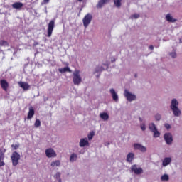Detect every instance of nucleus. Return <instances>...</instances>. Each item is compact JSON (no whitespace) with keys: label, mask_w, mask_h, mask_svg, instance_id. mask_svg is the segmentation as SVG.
<instances>
[{"label":"nucleus","mask_w":182,"mask_h":182,"mask_svg":"<svg viewBox=\"0 0 182 182\" xmlns=\"http://www.w3.org/2000/svg\"><path fill=\"white\" fill-rule=\"evenodd\" d=\"M131 170L133 173L135 174H137V166L136 165H133L131 168Z\"/></svg>","instance_id":"30"},{"label":"nucleus","mask_w":182,"mask_h":182,"mask_svg":"<svg viewBox=\"0 0 182 182\" xmlns=\"http://www.w3.org/2000/svg\"><path fill=\"white\" fill-rule=\"evenodd\" d=\"M124 96L126 97L128 102H132V100H136V95L132 94L127 90H124Z\"/></svg>","instance_id":"7"},{"label":"nucleus","mask_w":182,"mask_h":182,"mask_svg":"<svg viewBox=\"0 0 182 182\" xmlns=\"http://www.w3.org/2000/svg\"><path fill=\"white\" fill-rule=\"evenodd\" d=\"M110 93L113 100H114V102H117V100H119V96L117 95V93H116V91H114V89L112 88L110 90Z\"/></svg>","instance_id":"14"},{"label":"nucleus","mask_w":182,"mask_h":182,"mask_svg":"<svg viewBox=\"0 0 182 182\" xmlns=\"http://www.w3.org/2000/svg\"><path fill=\"white\" fill-rule=\"evenodd\" d=\"M0 85L1 89L4 90V92H8V89L9 87V83H8V81L6 80H0Z\"/></svg>","instance_id":"9"},{"label":"nucleus","mask_w":182,"mask_h":182,"mask_svg":"<svg viewBox=\"0 0 182 182\" xmlns=\"http://www.w3.org/2000/svg\"><path fill=\"white\" fill-rule=\"evenodd\" d=\"M171 163V158H165L163 161V166L166 167V166H168Z\"/></svg>","instance_id":"21"},{"label":"nucleus","mask_w":182,"mask_h":182,"mask_svg":"<svg viewBox=\"0 0 182 182\" xmlns=\"http://www.w3.org/2000/svg\"><path fill=\"white\" fill-rule=\"evenodd\" d=\"M110 0H99L98 3L96 5L97 9H102V6H105L106 4H109Z\"/></svg>","instance_id":"11"},{"label":"nucleus","mask_w":182,"mask_h":182,"mask_svg":"<svg viewBox=\"0 0 182 182\" xmlns=\"http://www.w3.org/2000/svg\"><path fill=\"white\" fill-rule=\"evenodd\" d=\"M140 122H141V118H139Z\"/></svg>","instance_id":"46"},{"label":"nucleus","mask_w":182,"mask_h":182,"mask_svg":"<svg viewBox=\"0 0 182 182\" xmlns=\"http://www.w3.org/2000/svg\"><path fill=\"white\" fill-rule=\"evenodd\" d=\"M11 147L12 149H14V150H16L17 149H18L19 144H12Z\"/></svg>","instance_id":"35"},{"label":"nucleus","mask_w":182,"mask_h":182,"mask_svg":"<svg viewBox=\"0 0 182 182\" xmlns=\"http://www.w3.org/2000/svg\"><path fill=\"white\" fill-rule=\"evenodd\" d=\"M77 159V155L75 153L72 154L70 157V161L73 162L76 161V159Z\"/></svg>","instance_id":"25"},{"label":"nucleus","mask_w":182,"mask_h":182,"mask_svg":"<svg viewBox=\"0 0 182 182\" xmlns=\"http://www.w3.org/2000/svg\"><path fill=\"white\" fill-rule=\"evenodd\" d=\"M37 45H39V43L38 42H34V43L33 44V46H37Z\"/></svg>","instance_id":"40"},{"label":"nucleus","mask_w":182,"mask_h":182,"mask_svg":"<svg viewBox=\"0 0 182 182\" xmlns=\"http://www.w3.org/2000/svg\"><path fill=\"white\" fill-rule=\"evenodd\" d=\"M100 117L104 120V122H106V120H109V114L106 112L100 113Z\"/></svg>","instance_id":"19"},{"label":"nucleus","mask_w":182,"mask_h":182,"mask_svg":"<svg viewBox=\"0 0 182 182\" xmlns=\"http://www.w3.org/2000/svg\"><path fill=\"white\" fill-rule=\"evenodd\" d=\"M169 178H170L168 177V175H167V174H164L161 177V181H168Z\"/></svg>","instance_id":"28"},{"label":"nucleus","mask_w":182,"mask_h":182,"mask_svg":"<svg viewBox=\"0 0 182 182\" xmlns=\"http://www.w3.org/2000/svg\"><path fill=\"white\" fill-rule=\"evenodd\" d=\"M164 140L166 144H171L173 143V135L170 133H166L164 135Z\"/></svg>","instance_id":"10"},{"label":"nucleus","mask_w":182,"mask_h":182,"mask_svg":"<svg viewBox=\"0 0 182 182\" xmlns=\"http://www.w3.org/2000/svg\"><path fill=\"white\" fill-rule=\"evenodd\" d=\"M96 72H97V73H98V72H99V70H96Z\"/></svg>","instance_id":"45"},{"label":"nucleus","mask_w":182,"mask_h":182,"mask_svg":"<svg viewBox=\"0 0 182 182\" xmlns=\"http://www.w3.org/2000/svg\"><path fill=\"white\" fill-rule=\"evenodd\" d=\"M11 159L13 166H16L19 164V160H21V155L18 152L14 151L11 154Z\"/></svg>","instance_id":"3"},{"label":"nucleus","mask_w":182,"mask_h":182,"mask_svg":"<svg viewBox=\"0 0 182 182\" xmlns=\"http://www.w3.org/2000/svg\"><path fill=\"white\" fill-rule=\"evenodd\" d=\"M149 49H150L151 50H153V49H154V46H149Z\"/></svg>","instance_id":"42"},{"label":"nucleus","mask_w":182,"mask_h":182,"mask_svg":"<svg viewBox=\"0 0 182 182\" xmlns=\"http://www.w3.org/2000/svg\"><path fill=\"white\" fill-rule=\"evenodd\" d=\"M35 127H39L41 126V120L36 119L34 123Z\"/></svg>","instance_id":"32"},{"label":"nucleus","mask_w":182,"mask_h":182,"mask_svg":"<svg viewBox=\"0 0 182 182\" xmlns=\"http://www.w3.org/2000/svg\"><path fill=\"white\" fill-rule=\"evenodd\" d=\"M149 130L154 133V137H160V132L157 130L156 124L154 123H151L149 125Z\"/></svg>","instance_id":"6"},{"label":"nucleus","mask_w":182,"mask_h":182,"mask_svg":"<svg viewBox=\"0 0 182 182\" xmlns=\"http://www.w3.org/2000/svg\"><path fill=\"white\" fill-rule=\"evenodd\" d=\"M59 166H60V161L59 160L51 162V167H59Z\"/></svg>","instance_id":"24"},{"label":"nucleus","mask_w":182,"mask_h":182,"mask_svg":"<svg viewBox=\"0 0 182 182\" xmlns=\"http://www.w3.org/2000/svg\"><path fill=\"white\" fill-rule=\"evenodd\" d=\"M131 19H137V14H134L130 16Z\"/></svg>","instance_id":"38"},{"label":"nucleus","mask_w":182,"mask_h":182,"mask_svg":"<svg viewBox=\"0 0 182 182\" xmlns=\"http://www.w3.org/2000/svg\"><path fill=\"white\" fill-rule=\"evenodd\" d=\"M134 149H137V143L134 144Z\"/></svg>","instance_id":"43"},{"label":"nucleus","mask_w":182,"mask_h":182,"mask_svg":"<svg viewBox=\"0 0 182 182\" xmlns=\"http://www.w3.org/2000/svg\"><path fill=\"white\" fill-rule=\"evenodd\" d=\"M92 14H87L85 16L84 18L82 19V23L85 28H87L89 26L90 22H92Z\"/></svg>","instance_id":"5"},{"label":"nucleus","mask_w":182,"mask_h":182,"mask_svg":"<svg viewBox=\"0 0 182 182\" xmlns=\"http://www.w3.org/2000/svg\"><path fill=\"white\" fill-rule=\"evenodd\" d=\"M53 29H55V20H51L47 28V36L48 38H50L52 36V33L53 32Z\"/></svg>","instance_id":"4"},{"label":"nucleus","mask_w":182,"mask_h":182,"mask_svg":"<svg viewBox=\"0 0 182 182\" xmlns=\"http://www.w3.org/2000/svg\"><path fill=\"white\" fill-rule=\"evenodd\" d=\"M93 136H95V132H91L88 135V140H92V139H93Z\"/></svg>","instance_id":"31"},{"label":"nucleus","mask_w":182,"mask_h":182,"mask_svg":"<svg viewBox=\"0 0 182 182\" xmlns=\"http://www.w3.org/2000/svg\"><path fill=\"white\" fill-rule=\"evenodd\" d=\"M54 177H55V178H56V180H58V182H62V179L60 178V172H57Z\"/></svg>","instance_id":"29"},{"label":"nucleus","mask_w":182,"mask_h":182,"mask_svg":"<svg viewBox=\"0 0 182 182\" xmlns=\"http://www.w3.org/2000/svg\"><path fill=\"white\" fill-rule=\"evenodd\" d=\"M143 173V169L141 168H137V174H141Z\"/></svg>","instance_id":"36"},{"label":"nucleus","mask_w":182,"mask_h":182,"mask_svg":"<svg viewBox=\"0 0 182 182\" xmlns=\"http://www.w3.org/2000/svg\"><path fill=\"white\" fill-rule=\"evenodd\" d=\"M170 55L171 56V58H176L177 57V54L176 53H171Z\"/></svg>","instance_id":"37"},{"label":"nucleus","mask_w":182,"mask_h":182,"mask_svg":"<svg viewBox=\"0 0 182 182\" xmlns=\"http://www.w3.org/2000/svg\"><path fill=\"white\" fill-rule=\"evenodd\" d=\"M0 46H9V43H8V41L5 40H1Z\"/></svg>","instance_id":"27"},{"label":"nucleus","mask_w":182,"mask_h":182,"mask_svg":"<svg viewBox=\"0 0 182 182\" xmlns=\"http://www.w3.org/2000/svg\"><path fill=\"white\" fill-rule=\"evenodd\" d=\"M4 153L2 152H0V167H2L4 166H5V162H4Z\"/></svg>","instance_id":"23"},{"label":"nucleus","mask_w":182,"mask_h":182,"mask_svg":"<svg viewBox=\"0 0 182 182\" xmlns=\"http://www.w3.org/2000/svg\"><path fill=\"white\" fill-rule=\"evenodd\" d=\"M122 0H114V4L117 8H120V6H122Z\"/></svg>","instance_id":"26"},{"label":"nucleus","mask_w":182,"mask_h":182,"mask_svg":"<svg viewBox=\"0 0 182 182\" xmlns=\"http://www.w3.org/2000/svg\"><path fill=\"white\" fill-rule=\"evenodd\" d=\"M23 6V4L22 2H15L12 4V8L14 9H21Z\"/></svg>","instance_id":"15"},{"label":"nucleus","mask_w":182,"mask_h":182,"mask_svg":"<svg viewBox=\"0 0 182 182\" xmlns=\"http://www.w3.org/2000/svg\"><path fill=\"white\" fill-rule=\"evenodd\" d=\"M155 119H156V120H157L159 122L161 119V115H160V114H156Z\"/></svg>","instance_id":"34"},{"label":"nucleus","mask_w":182,"mask_h":182,"mask_svg":"<svg viewBox=\"0 0 182 182\" xmlns=\"http://www.w3.org/2000/svg\"><path fill=\"white\" fill-rule=\"evenodd\" d=\"M166 21L168 22H172V23H174V22H176L177 21V19H175L173 18V16H171V15L170 14H168L166 16Z\"/></svg>","instance_id":"20"},{"label":"nucleus","mask_w":182,"mask_h":182,"mask_svg":"<svg viewBox=\"0 0 182 182\" xmlns=\"http://www.w3.org/2000/svg\"><path fill=\"white\" fill-rule=\"evenodd\" d=\"M89 144V141H87V138L81 139L80 141V147H85V146H87Z\"/></svg>","instance_id":"17"},{"label":"nucleus","mask_w":182,"mask_h":182,"mask_svg":"<svg viewBox=\"0 0 182 182\" xmlns=\"http://www.w3.org/2000/svg\"><path fill=\"white\" fill-rule=\"evenodd\" d=\"M137 150L141 151V153H146V151H147V148L140 144H137Z\"/></svg>","instance_id":"18"},{"label":"nucleus","mask_w":182,"mask_h":182,"mask_svg":"<svg viewBox=\"0 0 182 182\" xmlns=\"http://www.w3.org/2000/svg\"><path fill=\"white\" fill-rule=\"evenodd\" d=\"M33 116H35V109H33V107H30L29 111L27 115L28 120H31V119H32Z\"/></svg>","instance_id":"12"},{"label":"nucleus","mask_w":182,"mask_h":182,"mask_svg":"<svg viewBox=\"0 0 182 182\" xmlns=\"http://www.w3.org/2000/svg\"><path fill=\"white\" fill-rule=\"evenodd\" d=\"M78 2H82L83 0H77Z\"/></svg>","instance_id":"44"},{"label":"nucleus","mask_w":182,"mask_h":182,"mask_svg":"<svg viewBox=\"0 0 182 182\" xmlns=\"http://www.w3.org/2000/svg\"><path fill=\"white\" fill-rule=\"evenodd\" d=\"M46 156L48 157V159H50L52 157H56L57 154L56 152H55V150L52 148H49L46 150Z\"/></svg>","instance_id":"8"},{"label":"nucleus","mask_w":182,"mask_h":182,"mask_svg":"<svg viewBox=\"0 0 182 182\" xmlns=\"http://www.w3.org/2000/svg\"><path fill=\"white\" fill-rule=\"evenodd\" d=\"M140 127H141V130L143 132H144V130H146V124H144V123L141 124Z\"/></svg>","instance_id":"33"},{"label":"nucleus","mask_w":182,"mask_h":182,"mask_svg":"<svg viewBox=\"0 0 182 182\" xmlns=\"http://www.w3.org/2000/svg\"><path fill=\"white\" fill-rule=\"evenodd\" d=\"M134 159V154L129 152L127 155V161L128 163H132V161H133V160Z\"/></svg>","instance_id":"16"},{"label":"nucleus","mask_w":182,"mask_h":182,"mask_svg":"<svg viewBox=\"0 0 182 182\" xmlns=\"http://www.w3.org/2000/svg\"><path fill=\"white\" fill-rule=\"evenodd\" d=\"M18 85H19L20 87H21L23 90H29V89L31 87L29 84H28V82H18Z\"/></svg>","instance_id":"13"},{"label":"nucleus","mask_w":182,"mask_h":182,"mask_svg":"<svg viewBox=\"0 0 182 182\" xmlns=\"http://www.w3.org/2000/svg\"><path fill=\"white\" fill-rule=\"evenodd\" d=\"M165 127H166V129H170V127H171V126H170V124H165Z\"/></svg>","instance_id":"39"},{"label":"nucleus","mask_w":182,"mask_h":182,"mask_svg":"<svg viewBox=\"0 0 182 182\" xmlns=\"http://www.w3.org/2000/svg\"><path fill=\"white\" fill-rule=\"evenodd\" d=\"M171 109L174 116L178 117L181 114V111L178 109V101L176 99H173L171 101Z\"/></svg>","instance_id":"1"},{"label":"nucleus","mask_w":182,"mask_h":182,"mask_svg":"<svg viewBox=\"0 0 182 182\" xmlns=\"http://www.w3.org/2000/svg\"><path fill=\"white\" fill-rule=\"evenodd\" d=\"M50 0H43L44 4H49Z\"/></svg>","instance_id":"41"},{"label":"nucleus","mask_w":182,"mask_h":182,"mask_svg":"<svg viewBox=\"0 0 182 182\" xmlns=\"http://www.w3.org/2000/svg\"><path fill=\"white\" fill-rule=\"evenodd\" d=\"M59 72L60 73H65V72H69V73H72V70L69 68V67H65L64 68L59 69Z\"/></svg>","instance_id":"22"},{"label":"nucleus","mask_w":182,"mask_h":182,"mask_svg":"<svg viewBox=\"0 0 182 182\" xmlns=\"http://www.w3.org/2000/svg\"><path fill=\"white\" fill-rule=\"evenodd\" d=\"M73 82L77 86H79L82 83V77H80V71L79 70H76L73 73Z\"/></svg>","instance_id":"2"}]
</instances>
